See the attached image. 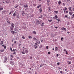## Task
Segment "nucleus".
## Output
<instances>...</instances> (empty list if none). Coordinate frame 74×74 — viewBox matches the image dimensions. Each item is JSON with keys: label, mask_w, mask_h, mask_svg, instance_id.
Returning <instances> with one entry per match:
<instances>
[{"label": "nucleus", "mask_w": 74, "mask_h": 74, "mask_svg": "<svg viewBox=\"0 0 74 74\" xmlns=\"http://www.w3.org/2000/svg\"><path fill=\"white\" fill-rule=\"evenodd\" d=\"M19 28L17 27H15L14 28V30L15 31V32H17L19 30Z\"/></svg>", "instance_id": "1"}, {"label": "nucleus", "mask_w": 74, "mask_h": 74, "mask_svg": "<svg viewBox=\"0 0 74 74\" xmlns=\"http://www.w3.org/2000/svg\"><path fill=\"white\" fill-rule=\"evenodd\" d=\"M10 63L11 64L12 66L14 65V61H10Z\"/></svg>", "instance_id": "2"}, {"label": "nucleus", "mask_w": 74, "mask_h": 74, "mask_svg": "<svg viewBox=\"0 0 74 74\" xmlns=\"http://www.w3.org/2000/svg\"><path fill=\"white\" fill-rule=\"evenodd\" d=\"M11 26L12 27L14 28V27L15 26V24H14V23H12L11 24Z\"/></svg>", "instance_id": "3"}, {"label": "nucleus", "mask_w": 74, "mask_h": 74, "mask_svg": "<svg viewBox=\"0 0 74 74\" xmlns=\"http://www.w3.org/2000/svg\"><path fill=\"white\" fill-rule=\"evenodd\" d=\"M23 7L24 8H26V7H28L29 6L27 5V4H26V5H24L23 6Z\"/></svg>", "instance_id": "4"}, {"label": "nucleus", "mask_w": 74, "mask_h": 74, "mask_svg": "<svg viewBox=\"0 0 74 74\" xmlns=\"http://www.w3.org/2000/svg\"><path fill=\"white\" fill-rule=\"evenodd\" d=\"M37 41H38V42L36 41V43H37L38 44H40V40H38Z\"/></svg>", "instance_id": "5"}, {"label": "nucleus", "mask_w": 74, "mask_h": 74, "mask_svg": "<svg viewBox=\"0 0 74 74\" xmlns=\"http://www.w3.org/2000/svg\"><path fill=\"white\" fill-rule=\"evenodd\" d=\"M5 60L6 61H7V60H8V57L7 56H5L4 58Z\"/></svg>", "instance_id": "6"}, {"label": "nucleus", "mask_w": 74, "mask_h": 74, "mask_svg": "<svg viewBox=\"0 0 74 74\" xmlns=\"http://www.w3.org/2000/svg\"><path fill=\"white\" fill-rule=\"evenodd\" d=\"M71 8H72L70 7L69 8V10L70 12H72V10H71Z\"/></svg>", "instance_id": "7"}, {"label": "nucleus", "mask_w": 74, "mask_h": 74, "mask_svg": "<svg viewBox=\"0 0 74 74\" xmlns=\"http://www.w3.org/2000/svg\"><path fill=\"white\" fill-rule=\"evenodd\" d=\"M63 10L64 11H66V10H67V8L66 7H65L63 9Z\"/></svg>", "instance_id": "8"}, {"label": "nucleus", "mask_w": 74, "mask_h": 74, "mask_svg": "<svg viewBox=\"0 0 74 74\" xmlns=\"http://www.w3.org/2000/svg\"><path fill=\"white\" fill-rule=\"evenodd\" d=\"M11 33H12V34L14 35L15 33V31H12Z\"/></svg>", "instance_id": "9"}, {"label": "nucleus", "mask_w": 74, "mask_h": 74, "mask_svg": "<svg viewBox=\"0 0 74 74\" xmlns=\"http://www.w3.org/2000/svg\"><path fill=\"white\" fill-rule=\"evenodd\" d=\"M6 12L4 10L2 12V14H5V13Z\"/></svg>", "instance_id": "10"}, {"label": "nucleus", "mask_w": 74, "mask_h": 74, "mask_svg": "<svg viewBox=\"0 0 74 74\" xmlns=\"http://www.w3.org/2000/svg\"><path fill=\"white\" fill-rule=\"evenodd\" d=\"M0 52H4V49H2L0 51Z\"/></svg>", "instance_id": "11"}, {"label": "nucleus", "mask_w": 74, "mask_h": 74, "mask_svg": "<svg viewBox=\"0 0 74 74\" xmlns=\"http://www.w3.org/2000/svg\"><path fill=\"white\" fill-rule=\"evenodd\" d=\"M32 33H33L34 34L36 35V31H34Z\"/></svg>", "instance_id": "12"}, {"label": "nucleus", "mask_w": 74, "mask_h": 74, "mask_svg": "<svg viewBox=\"0 0 74 74\" xmlns=\"http://www.w3.org/2000/svg\"><path fill=\"white\" fill-rule=\"evenodd\" d=\"M36 22H37V23L39 24V23H40L41 21H40L38 20H37L36 21Z\"/></svg>", "instance_id": "13"}, {"label": "nucleus", "mask_w": 74, "mask_h": 74, "mask_svg": "<svg viewBox=\"0 0 74 74\" xmlns=\"http://www.w3.org/2000/svg\"><path fill=\"white\" fill-rule=\"evenodd\" d=\"M25 52L26 53H28V50H25Z\"/></svg>", "instance_id": "14"}, {"label": "nucleus", "mask_w": 74, "mask_h": 74, "mask_svg": "<svg viewBox=\"0 0 74 74\" xmlns=\"http://www.w3.org/2000/svg\"><path fill=\"white\" fill-rule=\"evenodd\" d=\"M39 10L40 12V13H41L42 12V9H41V8H40L39 9Z\"/></svg>", "instance_id": "15"}, {"label": "nucleus", "mask_w": 74, "mask_h": 74, "mask_svg": "<svg viewBox=\"0 0 74 74\" xmlns=\"http://www.w3.org/2000/svg\"><path fill=\"white\" fill-rule=\"evenodd\" d=\"M44 64H41L40 65V67H42V66H44Z\"/></svg>", "instance_id": "16"}, {"label": "nucleus", "mask_w": 74, "mask_h": 74, "mask_svg": "<svg viewBox=\"0 0 74 74\" xmlns=\"http://www.w3.org/2000/svg\"><path fill=\"white\" fill-rule=\"evenodd\" d=\"M33 40H35L36 41H37V40H38L35 37L33 38Z\"/></svg>", "instance_id": "17"}, {"label": "nucleus", "mask_w": 74, "mask_h": 74, "mask_svg": "<svg viewBox=\"0 0 74 74\" xmlns=\"http://www.w3.org/2000/svg\"><path fill=\"white\" fill-rule=\"evenodd\" d=\"M54 18H55V19H58V16L57 15H56L55 16Z\"/></svg>", "instance_id": "18"}, {"label": "nucleus", "mask_w": 74, "mask_h": 74, "mask_svg": "<svg viewBox=\"0 0 74 74\" xmlns=\"http://www.w3.org/2000/svg\"><path fill=\"white\" fill-rule=\"evenodd\" d=\"M16 15V14H15V13H14L13 16H15Z\"/></svg>", "instance_id": "19"}, {"label": "nucleus", "mask_w": 74, "mask_h": 74, "mask_svg": "<svg viewBox=\"0 0 74 74\" xmlns=\"http://www.w3.org/2000/svg\"><path fill=\"white\" fill-rule=\"evenodd\" d=\"M44 23H42L41 24V26H42V27H43V26H44V25L43 24Z\"/></svg>", "instance_id": "20"}, {"label": "nucleus", "mask_w": 74, "mask_h": 74, "mask_svg": "<svg viewBox=\"0 0 74 74\" xmlns=\"http://www.w3.org/2000/svg\"><path fill=\"white\" fill-rule=\"evenodd\" d=\"M58 49V47H56L55 48V51H57V49Z\"/></svg>", "instance_id": "21"}, {"label": "nucleus", "mask_w": 74, "mask_h": 74, "mask_svg": "<svg viewBox=\"0 0 74 74\" xmlns=\"http://www.w3.org/2000/svg\"><path fill=\"white\" fill-rule=\"evenodd\" d=\"M13 55H16V53L15 52H14L13 53H12Z\"/></svg>", "instance_id": "22"}, {"label": "nucleus", "mask_w": 74, "mask_h": 74, "mask_svg": "<svg viewBox=\"0 0 74 74\" xmlns=\"http://www.w3.org/2000/svg\"><path fill=\"white\" fill-rule=\"evenodd\" d=\"M28 38H29V39H30L32 38V37L31 36H28Z\"/></svg>", "instance_id": "23"}, {"label": "nucleus", "mask_w": 74, "mask_h": 74, "mask_svg": "<svg viewBox=\"0 0 74 74\" xmlns=\"http://www.w3.org/2000/svg\"><path fill=\"white\" fill-rule=\"evenodd\" d=\"M69 15H70L71 16V15H72V14H73V13H72L71 12H69Z\"/></svg>", "instance_id": "24"}, {"label": "nucleus", "mask_w": 74, "mask_h": 74, "mask_svg": "<svg viewBox=\"0 0 74 74\" xmlns=\"http://www.w3.org/2000/svg\"><path fill=\"white\" fill-rule=\"evenodd\" d=\"M68 64H71V62L68 61Z\"/></svg>", "instance_id": "25"}, {"label": "nucleus", "mask_w": 74, "mask_h": 74, "mask_svg": "<svg viewBox=\"0 0 74 74\" xmlns=\"http://www.w3.org/2000/svg\"><path fill=\"white\" fill-rule=\"evenodd\" d=\"M47 2V4H48L49 3V2H50V1L49 0H46Z\"/></svg>", "instance_id": "26"}, {"label": "nucleus", "mask_w": 74, "mask_h": 74, "mask_svg": "<svg viewBox=\"0 0 74 74\" xmlns=\"http://www.w3.org/2000/svg\"><path fill=\"white\" fill-rule=\"evenodd\" d=\"M54 12H56V14H57L58 13V11H55Z\"/></svg>", "instance_id": "27"}, {"label": "nucleus", "mask_w": 74, "mask_h": 74, "mask_svg": "<svg viewBox=\"0 0 74 74\" xmlns=\"http://www.w3.org/2000/svg\"><path fill=\"white\" fill-rule=\"evenodd\" d=\"M9 21H8L7 20V23L8 24V23H9V24H11V23L9 22Z\"/></svg>", "instance_id": "28"}, {"label": "nucleus", "mask_w": 74, "mask_h": 74, "mask_svg": "<svg viewBox=\"0 0 74 74\" xmlns=\"http://www.w3.org/2000/svg\"><path fill=\"white\" fill-rule=\"evenodd\" d=\"M3 44V41H1V45H2V44Z\"/></svg>", "instance_id": "29"}, {"label": "nucleus", "mask_w": 74, "mask_h": 74, "mask_svg": "<svg viewBox=\"0 0 74 74\" xmlns=\"http://www.w3.org/2000/svg\"><path fill=\"white\" fill-rule=\"evenodd\" d=\"M22 53V54H25V51H22L21 52Z\"/></svg>", "instance_id": "30"}, {"label": "nucleus", "mask_w": 74, "mask_h": 74, "mask_svg": "<svg viewBox=\"0 0 74 74\" xmlns=\"http://www.w3.org/2000/svg\"><path fill=\"white\" fill-rule=\"evenodd\" d=\"M22 38H23V39H25V38H25V37L23 36H22Z\"/></svg>", "instance_id": "31"}, {"label": "nucleus", "mask_w": 74, "mask_h": 74, "mask_svg": "<svg viewBox=\"0 0 74 74\" xmlns=\"http://www.w3.org/2000/svg\"><path fill=\"white\" fill-rule=\"evenodd\" d=\"M22 12L23 13H22V15H24L25 14V12L23 11Z\"/></svg>", "instance_id": "32"}, {"label": "nucleus", "mask_w": 74, "mask_h": 74, "mask_svg": "<svg viewBox=\"0 0 74 74\" xmlns=\"http://www.w3.org/2000/svg\"><path fill=\"white\" fill-rule=\"evenodd\" d=\"M59 4V5H60V4H61V1H58V3Z\"/></svg>", "instance_id": "33"}, {"label": "nucleus", "mask_w": 74, "mask_h": 74, "mask_svg": "<svg viewBox=\"0 0 74 74\" xmlns=\"http://www.w3.org/2000/svg\"><path fill=\"white\" fill-rule=\"evenodd\" d=\"M60 73H61V74H63V72L62 71H60Z\"/></svg>", "instance_id": "34"}, {"label": "nucleus", "mask_w": 74, "mask_h": 74, "mask_svg": "<svg viewBox=\"0 0 74 74\" xmlns=\"http://www.w3.org/2000/svg\"><path fill=\"white\" fill-rule=\"evenodd\" d=\"M48 21H49V22H52V20H48Z\"/></svg>", "instance_id": "35"}, {"label": "nucleus", "mask_w": 74, "mask_h": 74, "mask_svg": "<svg viewBox=\"0 0 74 74\" xmlns=\"http://www.w3.org/2000/svg\"><path fill=\"white\" fill-rule=\"evenodd\" d=\"M10 29L11 30H12L14 29L12 27H10Z\"/></svg>", "instance_id": "36"}, {"label": "nucleus", "mask_w": 74, "mask_h": 74, "mask_svg": "<svg viewBox=\"0 0 74 74\" xmlns=\"http://www.w3.org/2000/svg\"><path fill=\"white\" fill-rule=\"evenodd\" d=\"M57 20H58V22H60V19H57Z\"/></svg>", "instance_id": "37"}, {"label": "nucleus", "mask_w": 74, "mask_h": 74, "mask_svg": "<svg viewBox=\"0 0 74 74\" xmlns=\"http://www.w3.org/2000/svg\"><path fill=\"white\" fill-rule=\"evenodd\" d=\"M3 10V8H0V10L1 11V10Z\"/></svg>", "instance_id": "38"}, {"label": "nucleus", "mask_w": 74, "mask_h": 74, "mask_svg": "<svg viewBox=\"0 0 74 74\" xmlns=\"http://www.w3.org/2000/svg\"><path fill=\"white\" fill-rule=\"evenodd\" d=\"M35 49H36L37 47L36 45H34Z\"/></svg>", "instance_id": "39"}, {"label": "nucleus", "mask_w": 74, "mask_h": 74, "mask_svg": "<svg viewBox=\"0 0 74 74\" xmlns=\"http://www.w3.org/2000/svg\"><path fill=\"white\" fill-rule=\"evenodd\" d=\"M10 56H11V57L12 58H14V56H13V55H10Z\"/></svg>", "instance_id": "40"}, {"label": "nucleus", "mask_w": 74, "mask_h": 74, "mask_svg": "<svg viewBox=\"0 0 74 74\" xmlns=\"http://www.w3.org/2000/svg\"><path fill=\"white\" fill-rule=\"evenodd\" d=\"M63 30H65V32H66V29L64 27H63Z\"/></svg>", "instance_id": "41"}, {"label": "nucleus", "mask_w": 74, "mask_h": 74, "mask_svg": "<svg viewBox=\"0 0 74 74\" xmlns=\"http://www.w3.org/2000/svg\"><path fill=\"white\" fill-rule=\"evenodd\" d=\"M18 5L16 6H14V8H18Z\"/></svg>", "instance_id": "42"}, {"label": "nucleus", "mask_w": 74, "mask_h": 74, "mask_svg": "<svg viewBox=\"0 0 74 74\" xmlns=\"http://www.w3.org/2000/svg\"><path fill=\"white\" fill-rule=\"evenodd\" d=\"M57 65H59L60 64V62H58L57 63Z\"/></svg>", "instance_id": "43"}, {"label": "nucleus", "mask_w": 74, "mask_h": 74, "mask_svg": "<svg viewBox=\"0 0 74 74\" xmlns=\"http://www.w3.org/2000/svg\"><path fill=\"white\" fill-rule=\"evenodd\" d=\"M17 18H19V16L17 15Z\"/></svg>", "instance_id": "44"}, {"label": "nucleus", "mask_w": 74, "mask_h": 74, "mask_svg": "<svg viewBox=\"0 0 74 74\" xmlns=\"http://www.w3.org/2000/svg\"><path fill=\"white\" fill-rule=\"evenodd\" d=\"M63 38H61V41H63Z\"/></svg>", "instance_id": "45"}, {"label": "nucleus", "mask_w": 74, "mask_h": 74, "mask_svg": "<svg viewBox=\"0 0 74 74\" xmlns=\"http://www.w3.org/2000/svg\"><path fill=\"white\" fill-rule=\"evenodd\" d=\"M63 27H62L61 28L62 30H63Z\"/></svg>", "instance_id": "46"}, {"label": "nucleus", "mask_w": 74, "mask_h": 74, "mask_svg": "<svg viewBox=\"0 0 74 74\" xmlns=\"http://www.w3.org/2000/svg\"><path fill=\"white\" fill-rule=\"evenodd\" d=\"M10 48L11 51H13V50H12V48L10 47Z\"/></svg>", "instance_id": "47"}, {"label": "nucleus", "mask_w": 74, "mask_h": 74, "mask_svg": "<svg viewBox=\"0 0 74 74\" xmlns=\"http://www.w3.org/2000/svg\"><path fill=\"white\" fill-rule=\"evenodd\" d=\"M6 21H9V20H8V18H7Z\"/></svg>", "instance_id": "48"}, {"label": "nucleus", "mask_w": 74, "mask_h": 74, "mask_svg": "<svg viewBox=\"0 0 74 74\" xmlns=\"http://www.w3.org/2000/svg\"><path fill=\"white\" fill-rule=\"evenodd\" d=\"M48 53L49 54H49L51 53L50 52H48Z\"/></svg>", "instance_id": "49"}, {"label": "nucleus", "mask_w": 74, "mask_h": 74, "mask_svg": "<svg viewBox=\"0 0 74 74\" xmlns=\"http://www.w3.org/2000/svg\"><path fill=\"white\" fill-rule=\"evenodd\" d=\"M65 52H66V54H68V53H67V51H66Z\"/></svg>", "instance_id": "50"}, {"label": "nucleus", "mask_w": 74, "mask_h": 74, "mask_svg": "<svg viewBox=\"0 0 74 74\" xmlns=\"http://www.w3.org/2000/svg\"><path fill=\"white\" fill-rule=\"evenodd\" d=\"M46 49H48V46H47L46 47Z\"/></svg>", "instance_id": "51"}, {"label": "nucleus", "mask_w": 74, "mask_h": 74, "mask_svg": "<svg viewBox=\"0 0 74 74\" xmlns=\"http://www.w3.org/2000/svg\"><path fill=\"white\" fill-rule=\"evenodd\" d=\"M49 11H51V8H49Z\"/></svg>", "instance_id": "52"}, {"label": "nucleus", "mask_w": 74, "mask_h": 74, "mask_svg": "<svg viewBox=\"0 0 74 74\" xmlns=\"http://www.w3.org/2000/svg\"><path fill=\"white\" fill-rule=\"evenodd\" d=\"M65 17H66V18H68V17L67 16V15H65Z\"/></svg>", "instance_id": "53"}, {"label": "nucleus", "mask_w": 74, "mask_h": 74, "mask_svg": "<svg viewBox=\"0 0 74 74\" xmlns=\"http://www.w3.org/2000/svg\"><path fill=\"white\" fill-rule=\"evenodd\" d=\"M4 63H5L6 62V61H5V60L3 61V62Z\"/></svg>", "instance_id": "54"}, {"label": "nucleus", "mask_w": 74, "mask_h": 74, "mask_svg": "<svg viewBox=\"0 0 74 74\" xmlns=\"http://www.w3.org/2000/svg\"><path fill=\"white\" fill-rule=\"evenodd\" d=\"M35 45H38V44L37 43H35Z\"/></svg>", "instance_id": "55"}, {"label": "nucleus", "mask_w": 74, "mask_h": 74, "mask_svg": "<svg viewBox=\"0 0 74 74\" xmlns=\"http://www.w3.org/2000/svg\"><path fill=\"white\" fill-rule=\"evenodd\" d=\"M30 59H32V58H33V57H32H32H30Z\"/></svg>", "instance_id": "56"}, {"label": "nucleus", "mask_w": 74, "mask_h": 74, "mask_svg": "<svg viewBox=\"0 0 74 74\" xmlns=\"http://www.w3.org/2000/svg\"><path fill=\"white\" fill-rule=\"evenodd\" d=\"M56 56H57V57H58V56H59V54H57Z\"/></svg>", "instance_id": "57"}, {"label": "nucleus", "mask_w": 74, "mask_h": 74, "mask_svg": "<svg viewBox=\"0 0 74 74\" xmlns=\"http://www.w3.org/2000/svg\"><path fill=\"white\" fill-rule=\"evenodd\" d=\"M54 27L56 29H58V27Z\"/></svg>", "instance_id": "58"}, {"label": "nucleus", "mask_w": 74, "mask_h": 74, "mask_svg": "<svg viewBox=\"0 0 74 74\" xmlns=\"http://www.w3.org/2000/svg\"><path fill=\"white\" fill-rule=\"evenodd\" d=\"M64 52H65V51H66V49H64Z\"/></svg>", "instance_id": "59"}, {"label": "nucleus", "mask_w": 74, "mask_h": 74, "mask_svg": "<svg viewBox=\"0 0 74 74\" xmlns=\"http://www.w3.org/2000/svg\"><path fill=\"white\" fill-rule=\"evenodd\" d=\"M4 49H6V46H4Z\"/></svg>", "instance_id": "60"}, {"label": "nucleus", "mask_w": 74, "mask_h": 74, "mask_svg": "<svg viewBox=\"0 0 74 74\" xmlns=\"http://www.w3.org/2000/svg\"><path fill=\"white\" fill-rule=\"evenodd\" d=\"M66 13H68V12H69V11H66Z\"/></svg>", "instance_id": "61"}, {"label": "nucleus", "mask_w": 74, "mask_h": 74, "mask_svg": "<svg viewBox=\"0 0 74 74\" xmlns=\"http://www.w3.org/2000/svg\"><path fill=\"white\" fill-rule=\"evenodd\" d=\"M41 5H40L39 6V7H41Z\"/></svg>", "instance_id": "62"}, {"label": "nucleus", "mask_w": 74, "mask_h": 74, "mask_svg": "<svg viewBox=\"0 0 74 74\" xmlns=\"http://www.w3.org/2000/svg\"><path fill=\"white\" fill-rule=\"evenodd\" d=\"M39 6H37V8H39Z\"/></svg>", "instance_id": "63"}, {"label": "nucleus", "mask_w": 74, "mask_h": 74, "mask_svg": "<svg viewBox=\"0 0 74 74\" xmlns=\"http://www.w3.org/2000/svg\"><path fill=\"white\" fill-rule=\"evenodd\" d=\"M6 3H9V1H6Z\"/></svg>", "instance_id": "64"}]
</instances>
